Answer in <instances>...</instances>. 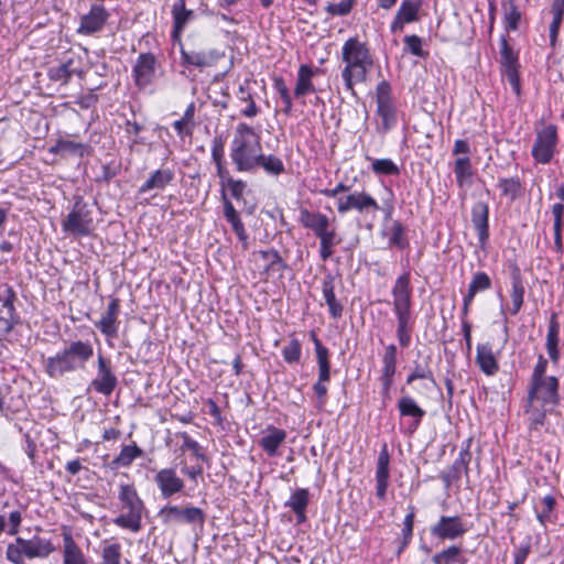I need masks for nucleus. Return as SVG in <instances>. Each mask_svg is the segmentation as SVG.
I'll list each match as a JSON object with an SVG mask.
<instances>
[{
  "label": "nucleus",
  "mask_w": 564,
  "mask_h": 564,
  "mask_svg": "<svg viewBox=\"0 0 564 564\" xmlns=\"http://www.w3.org/2000/svg\"><path fill=\"white\" fill-rule=\"evenodd\" d=\"M286 432L282 429L269 425L259 441L260 447L269 457H275L279 447L285 442Z\"/></svg>",
  "instance_id": "28"
},
{
  "label": "nucleus",
  "mask_w": 564,
  "mask_h": 564,
  "mask_svg": "<svg viewBox=\"0 0 564 564\" xmlns=\"http://www.w3.org/2000/svg\"><path fill=\"white\" fill-rule=\"evenodd\" d=\"M371 170L378 175H399L400 170L398 165L390 159H375L372 160Z\"/></svg>",
  "instance_id": "52"
},
{
  "label": "nucleus",
  "mask_w": 564,
  "mask_h": 564,
  "mask_svg": "<svg viewBox=\"0 0 564 564\" xmlns=\"http://www.w3.org/2000/svg\"><path fill=\"white\" fill-rule=\"evenodd\" d=\"M189 0H176L171 9V14L173 18V35H178L182 33L186 26V24L193 20L194 11L193 9L187 8V3Z\"/></svg>",
  "instance_id": "30"
},
{
  "label": "nucleus",
  "mask_w": 564,
  "mask_h": 564,
  "mask_svg": "<svg viewBox=\"0 0 564 564\" xmlns=\"http://www.w3.org/2000/svg\"><path fill=\"white\" fill-rule=\"evenodd\" d=\"M471 223L477 231L479 246L485 248L489 239V206L477 202L471 207Z\"/></svg>",
  "instance_id": "23"
},
{
  "label": "nucleus",
  "mask_w": 564,
  "mask_h": 564,
  "mask_svg": "<svg viewBox=\"0 0 564 564\" xmlns=\"http://www.w3.org/2000/svg\"><path fill=\"white\" fill-rule=\"evenodd\" d=\"M404 44L410 53L417 57H425L427 55L426 52L422 48V40L417 35H406L404 37Z\"/></svg>",
  "instance_id": "60"
},
{
  "label": "nucleus",
  "mask_w": 564,
  "mask_h": 564,
  "mask_svg": "<svg viewBox=\"0 0 564 564\" xmlns=\"http://www.w3.org/2000/svg\"><path fill=\"white\" fill-rule=\"evenodd\" d=\"M153 481L156 485L161 497L164 499H169L182 492L185 488V482L183 478L177 475L175 467L159 469L154 475Z\"/></svg>",
  "instance_id": "17"
},
{
  "label": "nucleus",
  "mask_w": 564,
  "mask_h": 564,
  "mask_svg": "<svg viewBox=\"0 0 564 564\" xmlns=\"http://www.w3.org/2000/svg\"><path fill=\"white\" fill-rule=\"evenodd\" d=\"M557 143V128L554 124L544 127L536 133L532 148L533 159L541 164H547L553 159Z\"/></svg>",
  "instance_id": "14"
},
{
  "label": "nucleus",
  "mask_w": 564,
  "mask_h": 564,
  "mask_svg": "<svg viewBox=\"0 0 564 564\" xmlns=\"http://www.w3.org/2000/svg\"><path fill=\"white\" fill-rule=\"evenodd\" d=\"M144 452L135 443L122 446L118 456H116L111 465L115 467H129L134 459L143 456Z\"/></svg>",
  "instance_id": "41"
},
{
  "label": "nucleus",
  "mask_w": 564,
  "mask_h": 564,
  "mask_svg": "<svg viewBox=\"0 0 564 564\" xmlns=\"http://www.w3.org/2000/svg\"><path fill=\"white\" fill-rule=\"evenodd\" d=\"M531 553L530 540L516 546L514 551V564H524L529 554Z\"/></svg>",
  "instance_id": "64"
},
{
  "label": "nucleus",
  "mask_w": 564,
  "mask_h": 564,
  "mask_svg": "<svg viewBox=\"0 0 564 564\" xmlns=\"http://www.w3.org/2000/svg\"><path fill=\"white\" fill-rule=\"evenodd\" d=\"M93 356L94 347L90 341L75 340L56 355L48 357L44 362V369L51 378H61L65 373L85 368Z\"/></svg>",
  "instance_id": "5"
},
{
  "label": "nucleus",
  "mask_w": 564,
  "mask_h": 564,
  "mask_svg": "<svg viewBox=\"0 0 564 564\" xmlns=\"http://www.w3.org/2000/svg\"><path fill=\"white\" fill-rule=\"evenodd\" d=\"M260 256L262 259L269 260L268 269L284 271L289 268L286 262L281 258L279 251L275 249L261 250Z\"/></svg>",
  "instance_id": "57"
},
{
  "label": "nucleus",
  "mask_w": 564,
  "mask_h": 564,
  "mask_svg": "<svg viewBox=\"0 0 564 564\" xmlns=\"http://www.w3.org/2000/svg\"><path fill=\"white\" fill-rule=\"evenodd\" d=\"M121 547L113 543L105 546L101 553V564H120Z\"/></svg>",
  "instance_id": "58"
},
{
  "label": "nucleus",
  "mask_w": 564,
  "mask_h": 564,
  "mask_svg": "<svg viewBox=\"0 0 564 564\" xmlns=\"http://www.w3.org/2000/svg\"><path fill=\"white\" fill-rule=\"evenodd\" d=\"M310 501V492L308 489L299 488L296 489L290 497V499L285 502V507L291 510H301L306 509Z\"/></svg>",
  "instance_id": "54"
},
{
  "label": "nucleus",
  "mask_w": 564,
  "mask_h": 564,
  "mask_svg": "<svg viewBox=\"0 0 564 564\" xmlns=\"http://www.w3.org/2000/svg\"><path fill=\"white\" fill-rule=\"evenodd\" d=\"M406 228L400 220H392L390 227L381 230L382 236L389 237V247H397L401 250L409 247V240L405 236Z\"/></svg>",
  "instance_id": "35"
},
{
  "label": "nucleus",
  "mask_w": 564,
  "mask_h": 564,
  "mask_svg": "<svg viewBox=\"0 0 564 564\" xmlns=\"http://www.w3.org/2000/svg\"><path fill=\"white\" fill-rule=\"evenodd\" d=\"M500 65L502 69V75L507 78L513 93L517 96H520L521 83L519 75V56L509 45L506 36H501L500 39Z\"/></svg>",
  "instance_id": "12"
},
{
  "label": "nucleus",
  "mask_w": 564,
  "mask_h": 564,
  "mask_svg": "<svg viewBox=\"0 0 564 564\" xmlns=\"http://www.w3.org/2000/svg\"><path fill=\"white\" fill-rule=\"evenodd\" d=\"M227 187L230 193V196L237 202H239L243 197L247 184L241 180H234L232 177H227Z\"/></svg>",
  "instance_id": "61"
},
{
  "label": "nucleus",
  "mask_w": 564,
  "mask_h": 564,
  "mask_svg": "<svg viewBox=\"0 0 564 564\" xmlns=\"http://www.w3.org/2000/svg\"><path fill=\"white\" fill-rule=\"evenodd\" d=\"M119 314H120V300L112 297L108 303L106 312L101 315L98 322H95V327L100 330L108 339L117 338L119 330Z\"/></svg>",
  "instance_id": "19"
},
{
  "label": "nucleus",
  "mask_w": 564,
  "mask_h": 564,
  "mask_svg": "<svg viewBox=\"0 0 564 564\" xmlns=\"http://www.w3.org/2000/svg\"><path fill=\"white\" fill-rule=\"evenodd\" d=\"M462 554V549L458 545H449L444 549L442 552L436 553L432 557V562L434 564H454V563H465V561H460L459 556Z\"/></svg>",
  "instance_id": "48"
},
{
  "label": "nucleus",
  "mask_w": 564,
  "mask_h": 564,
  "mask_svg": "<svg viewBox=\"0 0 564 564\" xmlns=\"http://www.w3.org/2000/svg\"><path fill=\"white\" fill-rule=\"evenodd\" d=\"M15 300L17 293L13 288L8 283H0V302L8 313V319H3L4 334L11 333L14 326L20 323V317L14 306Z\"/></svg>",
  "instance_id": "21"
},
{
  "label": "nucleus",
  "mask_w": 564,
  "mask_h": 564,
  "mask_svg": "<svg viewBox=\"0 0 564 564\" xmlns=\"http://www.w3.org/2000/svg\"><path fill=\"white\" fill-rule=\"evenodd\" d=\"M469 527L459 514L441 516L438 520L431 525V535L442 541H453L464 536Z\"/></svg>",
  "instance_id": "13"
},
{
  "label": "nucleus",
  "mask_w": 564,
  "mask_h": 564,
  "mask_svg": "<svg viewBox=\"0 0 564 564\" xmlns=\"http://www.w3.org/2000/svg\"><path fill=\"white\" fill-rule=\"evenodd\" d=\"M299 221L304 228L311 229L316 237L329 228V218L325 214L313 213L306 208L300 209Z\"/></svg>",
  "instance_id": "29"
},
{
  "label": "nucleus",
  "mask_w": 564,
  "mask_h": 564,
  "mask_svg": "<svg viewBox=\"0 0 564 564\" xmlns=\"http://www.w3.org/2000/svg\"><path fill=\"white\" fill-rule=\"evenodd\" d=\"M262 151L260 135L246 122L236 127L230 144V159L238 172L254 173L256 163Z\"/></svg>",
  "instance_id": "4"
},
{
  "label": "nucleus",
  "mask_w": 564,
  "mask_h": 564,
  "mask_svg": "<svg viewBox=\"0 0 564 564\" xmlns=\"http://www.w3.org/2000/svg\"><path fill=\"white\" fill-rule=\"evenodd\" d=\"M158 517L164 524H199L205 522L206 514L203 509L194 506L181 508L174 505H167L160 509Z\"/></svg>",
  "instance_id": "10"
},
{
  "label": "nucleus",
  "mask_w": 564,
  "mask_h": 564,
  "mask_svg": "<svg viewBox=\"0 0 564 564\" xmlns=\"http://www.w3.org/2000/svg\"><path fill=\"white\" fill-rule=\"evenodd\" d=\"M312 339L315 346L317 365H318V380L314 383L313 390L318 399V406L323 408L326 404L327 387L325 382L330 379V364H329V351L322 344V341L312 334Z\"/></svg>",
  "instance_id": "11"
},
{
  "label": "nucleus",
  "mask_w": 564,
  "mask_h": 564,
  "mask_svg": "<svg viewBox=\"0 0 564 564\" xmlns=\"http://www.w3.org/2000/svg\"><path fill=\"white\" fill-rule=\"evenodd\" d=\"M498 187L501 189V195L508 197L510 200H516L522 193V184L518 176L510 178L500 177Z\"/></svg>",
  "instance_id": "45"
},
{
  "label": "nucleus",
  "mask_w": 564,
  "mask_h": 564,
  "mask_svg": "<svg viewBox=\"0 0 564 564\" xmlns=\"http://www.w3.org/2000/svg\"><path fill=\"white\" fill-rule=\"evenodd\" d=\"M542 503H543V509H542V511L538 512L536 517H538V520L542 524H544V522L550 518V514L553 511L556 502H555V498L553 496L546 495L545 497H543Z\"/></svg>",
  "instance_id": "63"
},
{
  "label": "nucleus",
  "mask_w": 564,
  "mask_h": 564,
  "mask_svg": "<svg viewBox=\"0 0 564 564\" xmlns=\"http://www.w3.org/2000/svg\"><path fill=\"white\" fill-rule=\"evenodd\" d=\"M109 18V13L104 6L93 4L90 11L80 19L78 32L83 34H93L102 29Z\"/></svg>",
  "instance_id": "24"
},
{
  "label": "nucleus",
  "mask_w": 564,
  "mask_h": 564,
  "mask_svg": "<svg viewBox=\"0 0 564 564\" xmlns=\"http://www.w3.org/2000/svg\"><path fill=\"white\" fill-rule=\"evenodd\" d=\"M64 564H87L86 557L70 532L63 533Z\"/></svg>",
  "instance_id": "39"
},
{
  "label": "nucleus",
  "mask_w": 564,
  "mask_h": 564,
  "mask_svg": "<svg viewBox=\"0 0 564 564\" xmlns=\"http://www.w3.org/2000/svg\"><path fill=\"white\" fill-rule=\"evenodd\" d=\"M1 399L4 401L3 413L7 417L12 416L25 408V400L20 393H12V389L9 386L0 388Z\"/></svg>",
  "instance_id": "37"
},
{
  "label": "nucleus",
  "mask_w": 564,
  "mask_h": 564,
  "mask_svg": "<svg viewBox=\"0 0 564 564\" xmlns=\"http://www.w3.org/2000/svg\"><path fill=\"white\" fill-rule=\"evenodd\" d=\"M341 59L345 63L341 70L345 88L355 95V84L366 82L373 66L372 55L366 43L358 37H349L341 47Z\"/></svg>",
  "instance_id": "3"
},
{
  "label": "nucleus",
  "mask_w": 564,
  "mask_h": 564,
  "mask_svg": "<svg viewBox=\"0 0 564 564\" xmlns=\"http://www.w3.org/2000/svg\"><path fill=\"white\" fill-rule=\"evenodd\" d=\"M558 390L560 381L555 376L529 381L524 413L528 415L532 429L542 426L549 408L558 405Z\"/></svg>",
  "instance_id": "1"
},
{
  "label": "nucleus",
  "mask_w": 564,
  "mask_h": 564,
  "mask_svg": "<svg viewBox=\"0 0 564 564\" xmlns=\"http://www.w3.org/2000/svg\"><path fill=\"white\" fill-rule=\"evenodd\" d=\"M119 500L127 512L115 518L113 523L122 529L139 532L142 527L141 519L144 503L138 496L134 486L129 484L121 485Z\"/></svg>",
  "instance_id": "7"
},
{
  "label": "nucleus",
  "mask_w": 564,
  "mask_h": 564,
  "mask_svg": "<svg viewBox=\"0 0 564 564\" xmlns=\"http://www.w3.org/2000/svg\"><path fill=\"white\" fill-rule=\"evenodd\" d=\"M238 99L246 104V107L240 110L242 116L253 118L259 113V108L253 100L252 94L243 86L239 87Z\"/></svg>",
  "instance_id": "51"
},
{
  "label": "nucleus",
  "mask_w": 564,
  "mask_h": 564,
  "mask_svg": "<svg viewBox=\"0 0 564 564\" xmlns=\"http://www.w3.org/2000/svg\"><path fill=\"white\" fill-rule=\"evenodd\" d=\"M420 4L411 0H403L397 14L406 23L414 22L417 19Z\"/></svg>",
  "instance_id": "56"
},
{
  "label": "nucleus",
  "mask_w": 564,
  "mask_h": 564,
  "mask_svg": "<svg viewBox=\"0 0 564 564\" xmlns=\"http://www.w3.org/2000/svg\"><path fill=\"white\" fill-rule=\"evenodd\" d=\"M397 408L402 417L411 419L408 424L409 434L415 433L426 414L425 410H423L417 402L408 394H404L399 399Z\"/></svg>",
  "instance_id": "20"
},
{
  "label": "nucleus",
  "mask_w": 564,
  "mask_h": 564,
  "mask_svg": "<svg viewBox=\"0 0 564 564\" xmlns=\"http://www.w3.org/2000/svg\"><path fill=\"white\" fill-rule=\"evenodd\" d=\"M505 17L503 22L507 31H516L519 28L521 20V12L516 3V0H508L503 3Z\"/></svg>",
  "instance_id": "46"
},
{
  "label": "nucleus",
  "mask_w": 564,
  "mask_h": 564,
  "mask_svg": "<svg viewBox=\"0 0 564 564\" xmlns=\"http://www.w3.org/2000/svg\"><path fill=\"white\" fill-rule=\"evenodd\" d=\"M282 356L286 364H297L302 356V345L300 340L292 338L290 343L282 348Z\"/></svg>",
  "instance_id": "53"
},
{
  "label": "nucleus",
  "mask_w": 564,
  "mask_h": 564,
  "mask_svg": "<svg viewBox=\"0 0 564 564\" xmlns=\"http://www.w3.org/2000/svg\"><path fill=\"white\" fill-rule=\"evenodd\" d=\"M221 55L216 50L207 52H186L182 50V59L185 64L195 67L204 68L210 67L217 63Z\"/></svg>",
  "instance_id": "32"
},
{
  "label": "nucleus",
  "mask_w": 564,
  "mask_h": 564,
  "mask_svg": "<svg viewBox=\"0 0 564 564\" xmlns=\"http://www.w3.org/2000/svg\"><path fill=\"white\" fill-rule=\"evenodd\" d=\"M156 58L152 53H141L132 68V77L138 88L144 89L154 80Z\"/></svg>",
  "instance_id": "18"
},
{
  "label": "nucleus",
  "mask_w": 564,
  "mask_h": 564,
  "mask_svg": "<svg viewBox=\"0 0 564 564\" xmlns=\"http://www.w3.org/2000/svg\"><path fill=\"white\" fill-rule=\"evenodd\" d=\"M73 59H68L67 62L61 64L59 66L55 68L50 69V76L54 80H62L65 83H68L70 77L74 74L82 75V72H76L74 68H72Z\"/></svg>",
  "instance_id": "55"
},
{
  "label": "nucleus",
  "mask_w": 564,
  "mask_h": 564,
  "mask_svg": "<svg viewBox=\"0 0 564 564\" xmlns=\"http://www.w3.org/2000/svg\"><path fill=\"white\" fill-rule=\"evenodd\" d=\"M322 293L324 300L328 306L329 314L334 318H339L343 315L344 307L337 301L335 295V278L332 274H327L322 282Z\"/></svg>",
  "instance_id": "34"
},
{
  "label": "nucleus",
  "mask_w": 564,
  "mask_h": 564,
  "mask_svg": "<svg viewBox=\"0 0 564 564\" xmlns=\"http://www.w3.org/2000/svg\"><path fill=\"white\" fill-rule=\"evenodd\" d=\"M225 142L221 137H215L212 141V159L216 165L224 163Z\"/></svg>",
  "instance_id": "62"
},
{
  "label": "nucleus",
  "mask_w": 564,
  "mask_h": 564,
  "mask_svg": "<svg viewBox=\"0 0 564 564\" xmlns=\"http://www.w3.org/2000/svg\"><path fill=\"white\" fill-rule=\"evenodd\" d=\"M412 292L411 275L406 271L397 278L391 290L392 311L397 317V338L402 348L410 346L415 323L412 315Z\"/></svg>",
  "instance_id": "2"
},
{
  "label": "nucleus",
  "mask_w": 564,
  "mask_h": 564,
  "mask_svg": "<svg viewBox=\"0 0 564 564\" xmlns=\"http://www.w3.org/2000/svg\"><path fill=\"white\" fill-rule=\"evenodd\" d=\"M377 113L381 118L379 131L387 133L397 124V109L389 82L381 80L376 87Z\"/></svg>",
  "instance_id": "9"
},
{
  "label": "nucleus",
  "mask_w": 564,
  "mask_h": 564,
  "mask_svg": "<svg viewBox=\"0 0 564 564\" xmlns=\"http://www.w3.org/2000/svg\"><path fill=\"white\" fill-rule=\"evenodd\" d=\"M470 459L471 454L469 451V444H467L465 448L460 449L458 457L455 459L448 470L442 473L441 475V479L446 487H449L452 482L459 480L463 473L466 475L468 474V465Z\"/></svg>",
  "instance_id": "26"
},
{
  "label": "nucleus",
  "mask_w": 564,
  "mask_h": 564,
  "mask_svg": "<svg viewBox=\"0 0 564 564\" xmlns=\"http://www.w3.org/2000/svg\"><path fill=\"white\" fill-rule=\"evenodd\" d=\"M355 3L356 0H341L338 3H328V6L326 7V11L330 15L344 17L350 13Z\"/></svg>",
  "instance_id": "59"
},
{
  "label": "nucleus",
  "mask_w": 564,
  "mask_h": 564,
  "mask_svg": "<svg viewBox=\"0 0 564 564\" xmlns=\"http://www.w3.org/2000/svg\"><path fill=\"white\" fill-rule=\"evenodd\" d=\"M118 379L113 372L110 359L98 355L97 375L90 382V388L96 392L109 397L116 389Z\"/></svg>",
  "instance_id": "16"
},
{
  "label": "nucleus",
  "mask_w": 564,
  "mask_h": 564,
  "mask_svg": "<svg viewBox=\"0 0 564 564\" xmlns=\"http://www.w3.org/2000/svg\"><path fill=\"white\" fill-rule=\"evenodd\" d=\"M398 364V348L394 344H389L384 348L382 356V369L380 378L394 379Z\"/></svg>",
  "instance_id": "42"
},
{
  "label": "nucleus",
  "mask_w": 564,
  "mask_h": 564,
  "mask_svg": "<svg viewBox=\"0 0 564 564\" xmlns=\"http://www.w3.org/2000/svg\"><path fill=\"white\" fill-rule=\"evenodd\" d=\"M390 455L388 452L387 444H383L377 459L376 469V495L379 499L383 500L387 495L390 478Z\"/></svg>",
  "instance_id": "25"
},
{
  "label": "nucleus",
  "mask_w": 564,
  "mask_h": 564,
  "mask_svg": "<svg viewBox=\"0 0 564 564\" xmlns=\"http://www.w3.org/2000/svg\"><path fill=\"white\" fill-rule=\"evenodd\" d=\"M430 357L424 362L414 361L411 372L408 375L405 383L411 384L415 380H429L434 387H437L435 377L429 364Z\"/></svg>",
  "instance_id": "43"
},
{
  "label": "nucleus",
  "mask_w": 564,
  "mask_h": 564,
  "mask_svg": "<svg viewBox=\"0 0 564 564\" xmlns=\"http://www.w3.org/2000/svg\"><path fill=\"white\" fill-rule=\"evenodd\" d=\"M560 324L557 322L556 314H552L549 327H547V334H546V341H545V348L547 351V355L551 359V361L554 365H557L561 358L560 349Z\"/></svg>",
  "instance_id": "31"
},
{
  "label": "nucleus",
  "mask_w": 564,
  "mask_h": 564,
  "mask_svg": "<svg viewBox=\"0 0 564 564\" xmlns=\"http://www.w3.org/2000/svg\"><path fill=\"white\" fill-rule=\"evenodd\" d=\"M454 173L458 186H464L465 183L471 177L473 170L470 159L468 156L458 158L455 161Z\"/></svg>",
  "instance_id": "49"
},
{
  "label": "nucleus",
  "mask_w": 564,
  "mask_h": 564,
  "mask_svg": "<svg viewBox=\"0 0 564 564\" xmlns=\"http://www.w3.org/2000/svg\"><path fill=\"white\" fill-rule=\"evenodd\" d=\"M55 551L50 540L40 536L32 539L17 538L14 543L7 547L6 557L13 564H24L25 558H45Z\"/></svg>",
  "instance_id": "6"
},
{
  "label": "nucleus",
  "mask_w": 564,
  "mask_h": 564,
  "mask_svg": "<svg viewBox=\"0 0 564 564\" xmlns=\"http://www.w3.org/2000/svg\"><path fill=\"white\" fill-rule=\"evenodd\" d=\"M476 362L487 376H494L499 370L498 361L494 356L491 345L488 343L477 345Z\"/></svg>",
  "instance_id": "33"
},
{
  "label": "nucleus",
  "mask_w": 564,
  "mask_h": 564,
  "mask_svg": "<svg viewBox=\"0 0 564 564\" xmlns=\"http://www.w3.org/2000/svg\"><path fill=\"white\" fill-rule=\"evenodd\" d=\"M175 178V173L171 169H159L150 173L147 181L139 187L138 195L147 194L151 191H163Z\"/></svg>",
  "instance_id": "27"
},
{
  "label": "nucleus",
  "mask_w": 564,
  "mask_h": 564,
  "mask_svg": "<svg viewBox=\"0 0 564 564\" xmlns=\"http://www.w3.org/2000/svg\"><path fill=\"white\" fill-rule=\"evenodd\" d=\"M316 74L312 67L307 65H301L297 72L296 85L294 88V96L301 98L307 94L315 93L316 89L313 85L312 78Z\"/></svg>",
  "instance_id": "36"
},
{
  "label": "nucleus",
  "mask_w": 564,
  "mask_h": 564,
  "mask_svg": "<svg viewBox=\"0 0 564 564\" xmlns=\"http://www.w3.org/2000/svg\"><path fill=\"white\" fill-rule=\"evenodd\" d=\"M511 303L512 307L510 308V313L512 315H517L521 310L524 301V285L521 278V274L518 269H516L511 274Z\"/></svg>",
  "instance_id": "40"
},
{
  "label": "nucleus",
  "mask_w": 564,
  "mask_h": 564,
  "mask_svg": "<svg viewBox=\"0 0 564 564\" xmlns=\"http://www.w3.org/2000/svg\"><path fill=\"white\" fill-rule=\"evenodd\" d=\"M414 518H415V507L409 506L408 513L405 514L404 520H403L402 543H401L399 552L404 550L410 544V542L412 540Z\"/></svg>",
  "instance_id": "50"
},
{
  "label": "nucleus",
  "mask_w": 564,
  "mask_h": 564,
  "mask_svg": "<svg viewBox=\"0 0 564 564\" xmlns=\"http://www.w3.org/2000/svg\"><path fill=\"white\" fill-rule=\"evenodd\" d=\"M224 206V217L231 225L232 231L236 234L243 250L249 249V236L246 231L245 225L241 221L238 212L228 198L227 194L223 192L221 195Z\"/></svg>",
  "instance_id": "22"
},
{
  "label": "nucleus",
  "mask_w": 564,
  "mask_h": 564,
  "mask_svg": "<svg viewBox=\"0 0 564 564\" xmlns=\"http://www.w3.org/2000/svg\"><path fill=\"white\" fill-rule=\"evenodd\" d=\"M88 145L70 140L59 139L54 145L50 148L53 154L69 153L83 158L88 150Z\"/></svg>",
  "instance_id": "44"
},
{
  "label": "nucleus",
  "mask_w": 564,
  "mask_h": 564,
  "mask_svg": "<svg viewBox=\"0 0 564 564\" xmlns=\"http://www.w3.org/2000/svg\"><path fill=\"white\" fill-rule=\"evenodd\" d=\"M258 169H262L265 174L273 177H279L285 173V165L279 156L274 154H263L262 152L256 163V171Z\"/></svg>",
  "instance_id": "38"
},
{
  "label": "nucleus",
  "mask_w": 564,
  "mask_h": 564,
  "mask_svg": "<svg viewBox=\"0 0 564 564\" xmlns=\"http://www.w3.org/2000/svg\"><path fill=\"white\" fill-rule=\"evenodd\" d=\"M356 210L360 215H365L370 210H380L378 202L367 192H354L337 200V210L344 215L350 210Z\"/></svg>",
  "instance_id": "15"
},
{
  "label": "nucleus",
  "mask_w": 564,
  "mask_h": 564,
  "mask_svg": "<svg viewBox=\"0 0 564 564\" xmlns=\"http://www.w3.org/2000/svg\"><path fill=\"white\" fill-rule=\"evenodd\" d=\"M491 288V279L490 276L482 271H478L473 275V279L468 285V291L466 295L469 297H475V295L479 292H484Z\"/></svg>",
  "instance_id": "47"
},
{
  "label": "nucleus",
  "mask_w": 564,
  "mask_h": 564,
  "mask_svg": "<svg viewBox=\"0 0 564 564\" xmlns=\"http://www.w3.org/2000/svg\"><path fill=\"white\" fill-rule=\"evenodd\" d=\"M62 229L73 237H87L94 230L91 210L82 196L76 197L73 208L62 221Z\"/></svg>",
  "instance_id": "8"
}]
</instances>
